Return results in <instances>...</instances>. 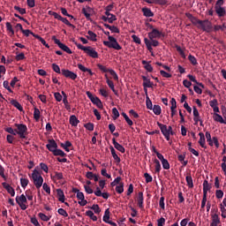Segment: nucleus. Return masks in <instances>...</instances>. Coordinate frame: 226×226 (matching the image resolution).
Segmentation results:
<instances>
[{
	"label": "nucleus",
	"instance_id": "nucleus-33",
	"mask_svg": "<svg viewBox=\"0 0 226 226\" xmlns=\"http://www.w3.org/2000/svg\"><path fill=\"white\" fill-rule=\"evenodd\" d=\"M115 190L117 193H123V192H124V183L121 182L118 185L116 186Z\"/></svg>",
	"mask_w": 226,
	"mask_h": 226
},
{
	"label": "nucleus",
	"instance_id": "nucleus-54",
	"mask_svg": "<svg viewBox=\"0 0 226 226\" xmlns=\"http://www.w3.org/2000/svg\"><path fill=\"white\" fill-rule=\"evenodd\" d=\"M38 216L41 218V220H42V222H49V220H50V217L45 215L43 213H39Z\"/></svg>",
	"mask_w": 226,
	"mask_h": 226
},
{
	"label": "nucleus",
	"instance_id": "nucleus-42",
	"mask_svg": "<svg viewBox=\"0 0 226 226\" xmlns=\"http://www.w3.org/2000/svg\"><path fill=\"white\" fill-rule=\"evenodd\" d=\"M211 218H212V222L220 223V216H218L216 213L213 214V210L211 214Z\"/></svg>",
	"mask_w": 226,
	"mask_h": 226
},
{
	"label": "nucleus",
	"instance_id": "nucleus-61",
	"mask_svg": "<svg viewBox=\"0 0 226 226\" xmlns=\"http://www.w3.org/2000/svg\"><path fill=\"white\" fill-rule=\"evenodd\" d=\"M5 132H7V133H11L10 135H17V131L16 129H13L11 127H8L5 129Z\"/></svg>",
	"mask_w": 226,
	"mask_h": 226
},
{
	"label": "nucleus",
	"instance_id": "nucleus-60",
	"mask_svg": "<svg viewBox=\"0 0 226 226\" xmlns=\"http://www.w3.org/2000/svg\"><path fill=\"white\" fill-rule=\"evenodd\" d=\"M144 177L146 179V183H153V177L149 175V173H145Z\"/></svg>",
	"mask_w": 226,
	"mask_h": 226
},
{
	"label": "nucleus",
	"instance_id": "nucleus-43",
	"mask_svg": "<svg viewBox=\"0 0 226 226\" xmlns=\"http://www.w3.org/2000/svg\"><path fill=\"white\" fill-rule=\"evenodd\" d=\"M59 49H61V50H64V52H66L67 54H72V49L68 48V46H66L64 43H62V45L59 46Z\"/></svg>",
	"mask_w": 226,
	"mask_h": 226
},
{
	"label": "nucleus",
	"instance_id": "nucleus-56",
	"mask_svg": "<svg viewBox=\"0 0 226 226\" xmlns=\"http://www.w3.org/2000/svg\"><path fill=\"white\" fill-rule=\"evenodd\" d=\"M14 10H16L17 11H19V13H20V15H26V11L25 8H20L17 5L14 6Z\"/></svg>",
	"mask_w": 226,
	"mask_h": 226
},
{
	"label": "nucleus",
	"instance_id": "nucleus-52",
	"mask_svg": "<svg viewBox=\"0 0 226 226\" xmlns=\"http://www.w3.org/2000/svg\"><path fill=\"white\" fill-rule=\"evenodd\" d=\"M207 202V196L203 194V198L201 200V208L200 211H204V207H206V203Z\"/></svg>",
	"mask_w": 226,
	"mask_h": 226
},
{
	"label": "nucleus",
	"instance_id": "nucleus-26",
	"mask_svg": "<svg viewBox=\"0 0 226 226\" xmlns=\"http://www.w3.org/2000/svg\"><path fill=\"white\" fill-rule=\"evenodd\" d=\"M215 12L217 13L218 17H225V8L223 7H215Z\"/></svg>",
	"mask_w": 226,
	"mask_h": 226
},
{
	"label": "nucleus",
	"instance_id": "nucleus-48",
	"mask_svg": "<svg viewBox=\"0 0 226 226\" xmlns=\"http://www.w3.org/2000/svg\"><path fill=\"white\" fill-rule=\"evenodd\" d=\"M161 163L162 165V169H164L165 170H169V169H170V164L169 163V161L167 159L161 162Z\"/></svg>",
	"mask_w": 226,
	"mask_h": 226
},
{
	"label": "nucleus",
	"instance_id": "nucleus-8",
	"mask_svg": "<svg viewBox=\"0 0 226 226\" xmlns=\"http://www.w3.org/2000/svg\"><path fill=\"white\" fill-rule=\"evenodd\" d=\"M157 125L159 126L162 135L165 137L166 140H170V134L169 132L167 125L157 122Z\"/></svg>",
	"mask_w": 226,
	"mask_h": 226
},
{
	"label": "nucleus",
	"instance_id": "nucleus-2",
	"mask_svg": "<svg viewBox=\"0 0 226 226\" xmlns=\"http://www.w3.org/2000/svg\"><path fill=\"white\" fill-rule=\"evenodd\" d=\"M32 179L34 181L35 188H37V190H40L43 185V177H41L38 170H34L32 173Z\"/></svg>",
	"mask_w": 226,
	"mask_h": 226
},
{
	"label": "nucleus",
	"instance_id": "nucleus-23",
	"mask_svg": "<svg viewBox=\"0 0 226 226\" xmlns=\"http://www.w3.org/2000/svg\"><path fill=\"white\" fill-rule=\"evenodd\" d=\"M141 64L144 65L145 70H147V72H149V73H151L153 72V65H151L149 64V62L146 61V60H142Z\"/></svg>",
	"mask_w": 226,
	"mask_h": 226
},
{
	"label": "nucleus",
	"instance_id": "nucleus-12",
	"mask_svg": "<svg viewBox=\"0 0 226 226\" xmlns=\"http://www.w3.org/2000/svg\"><path fill=\"white\" fill-rule=\"evenodd\" d=\"M113 146L115 149L119 151L120 153H125L126 149H124V147H123L121 144H119L117 141H116V138L112 139Z\"/></svg>",
	"mask_w": 226,
	"mask_h": 226
},
{
	"label": "nucleus",
	"instance_id": "nucleus-35",
	"mask_svg": "<svg viewBox=\"0 0 226 226\" xmlns=\"http://www.w3.org/2000/svg\"><path fill=\"white\" fill-rule=\"evenodd\" d=\"M185 181L189 188H193V178L192 177V175L186 176Z\"/></svg>",
	"mask_w": 226,
	"mask_h": 226
},
{
	"label": "nucleus",
	"instance_id": "nucleus-62",
	"mask_svg": "<svg viewBox=\"0 0 226 226\" xmlns=\"http://www.w3.org/2000/svg\"><path fill=\"white\" fill-rule=\"evenodd\" d=\"M215 197H216V199H223V191L216 190L215 191Z\"/></svg>",
	"mask_w": 226,
	"mask_h": 226
},
{
	"label": "nucleus",
	"instance_id": "nucleus-11",
	"mask_svg": "<svg viewBox=\"0 0 226 226\" xmlns=\"http://www.w3.org/2000/svg\"><path fill=\"white\" fill-rule=\"evenodd\" d=\"M137 202L138 207H139V209H144V192H139L138 193Z\"/></svg>",
	"mask_w": 226,
	"mask_h": 226
},
{
	"label": "nucleus",
	"instance_id": "nucleus-30",
	"mask_svg": "<svg viewBox=\"0 0 226 226\" xmlns=\"http://www.w3.org/2000/svg\"><path fill=\"white\" fill-rule=\"evenodd\" d=\"M16 202L17 204L26 203L27 202V198H26V195L21 194L20 197H16Z\"/></svg>",
	"mask_w": 226,
	"mask_h": 226
},
{
	"label": "nucleus",
	"instance_id": "nucleus-6",
	"mask_svg": "<svg viewBox=\"0 0 226 226\" xmlns=\"http://www.w3.org/2000/svg\"><path fill=\"white\" fill-rule=\"evenodd\" d=\"M61 74L65 77L66 79H71V80H76L77 73L68 70V69H62Z\"/></svg>",
	"mask_w": 226,
	"mask_h": 226
},
{
	"label": "nucleus",
	"instance_id": "nucleus-24",
	"mask_svg": "<svg viewBox=\"0 0 226 226\" xmlns=\"http://www.w3.org/2000/svg\"><path fill=\"white\" fill-rule=\"evenodd\" d=\"M92 103H94V105H96L98 109H103V103L102 102V100H100V98H98L97 96L94 98V100L92 101Z\"/></svg>",
	"mask_w": 226,
	"mask_h": 226
},
{
	"label": "nucleus",
	"instance_id": "nucleus-17",
	"mask_svg": "<svg viewBox=\"0 0 226 226\" xmlns=\"http://www.w3.org/2000/svg\"><path fill=\"white\" fill-rule=\"evenodd\" d=\"M143 80V87H153V82H151V79H147L146 76L141 77Z\"/></svg>",
	"mask_w": 226,
	"mask_h": 226
},
{
	"label": "nucleus",
	"instance_id": "nucleus-45",
	"mask_svg": "<svg viewBox=\"0 0 226 226\" xmlns=\"http://www.w3.org/2000/svg\"><path fill=\"white\" fill-rule=\"evenodd\" d=\"M144 42L147 46V50H149V52H151L153 50V46L151 44V41H149V39H147V38H145Z\"/></svg>",
	"mask_w": 226,
	"mask_h": 226
},
{
	"label": "nucleus",
	"instance_id": "nucleus-20",
	"mask_svg": "<svg viewBox=\"0 0 226 226\" xmlns=\"http://www.w3.org/2000/svg\"><path fill=\"white\" fill-rule=\"evenodd\" d=\"M51 179H53V181H56V179H57L58 181H63V179H64V177L63 176L62 172L55 171V175H51Z\"/></svg>",
	"mask_w": 226,
	"mask_h": 226
},
{
	"label": "nucleus",
	"instance_id": "nucleus-25",
	"mask_svg": "<svg viewBox=\"0 0 226 226\" xmlns=\"http://www.w3.org/2000/svg\"><path fill=\"white\" fill-rule=\"evenodd\" d=\"M103 222H105V223H109L110 221V210L109 208H107L104 212V215L102 217Z\"/></svg>",
	"mask_w": 226,
	"mask_h": 226
},
{
	"label": "nucleus",
	"instance_id": "nucleus-64",
	"mask_svg": "<svg viewBox=\"0 0 226 226\" xmlns=\"http://www.w3.org/2000/svg\"><path fill=\"white\" fill-rule=\"evenodd\" d=\"M165 225V218L161 217L157 220V226H164Z\"/></svg>",
	"mask_w": 226,
	"mask_h": 226
},
{
	"label": "nucleus",
	"instance_id": "nucleus-18",
	"mask_svg": "<svg viewBox=\"0 0 226 226\" xmlns=\"http://www.w3.org/2000/svg\"><path fill=\"white\" fill-rule=\"evenodd\" d=\"M209 190H211V185L209 184V182L207 180H204V182H203V195L207 196V192H209Z\"/></svg>",
	"mask_w": 226,
	"mask_h": 226
},
{
	"label": "nucleus",
	"instance_id": "nucleus-21",
	"mask_svg": "<svg viewBox=\"0 0 226 226\" xmlns=\"http://www.w3.org/2000/svg\"><path fill=\"white\" fill-rule=\"evenodd\" d=\"M11 104L13 105V107H15L16 109H18V110H19L20 112L24 110V108L22 107V105H20V102L15 99H12L11 101Z\"/></svg>",
	"mask_w": 226,
	"mask_h": 226
},
{
	"label": "nucleus",
	"instance_id": "nucleus-51",
	"mask_svg": "<svg viewBox=\"0 0 226 226\" xmlns=\"http://www.w3.org/2000/svg\"><path fill=\"white\" fill-rule=\"evenodd\" d=\"M191 22L194 25L197 26V27H199V26H200V24H202V20L197 19L196 17H194L193 19H191Z\"/></svg>",
	"mask_w": 226,
	"mask_h": 226
},
{
	"label": "nucleus",
	"instance_id": "nucleus-10",
	"mask_svg": "<svg viewBox=\"0 0 226 226\" xmlns=\"http://www.w3.org/2000/svg\"><path fill=\"white\" fill-rule=\"evenodd\" d=\"M2 186L6 190L8 193H10L11 197H15V189H13L10 184L4 182L2 183Z\"/></svg>",
	"mask_w": 226,
	"mask_h": 226
},
{
	"label": "nucleus",
	"instance_id": "nucleus-38",
	"mask_svg": "<svg viewBox=\"0 0 226 226\" xmlns=\"http://www.w3.org/2000/svg\"><path fill=\"white\" fill-rule=\"evenodd\" d=\"M154 163L155 164V173L160 174L162 170V164H160V161L158 159H154Z\"/></svg>",
	"mask_w": 226,
	"mask_h": 226
},
{
	"label": "nucleus",
	"instance_id": "nucleus-9",
	"mask_svg": "<svg viewBox=\"0 0 226 226\" xmlns=\"http://www.w3.org/2000/svg\"><path fill=\"white\" fill-rule=\"evenodd\" d=\"M46 147L50 153H53L57 149V143L54 139H48V144L46 145Z\"/></svg>",
	"mask_w": 226,
	"mask_h": 226
},
{
	"label": "nucleus",
	"instance_id": "nucleus-13",
	"mask_svg": "<svg viewBox=\"0 0 226 226\" xmlns=\"http://www.w3.org/2000/svg\"><path fill=\"white\" fill-rule=\"evenodd\" d=\"M200 140L199 144L203 149H207V147L206 146V136L203 134V132H200Z\"/></svg>",
	"mask_w": 226,
	"mask_h": 226
},
{
	"label": "nucleus",
	"instance_id": "nucleus-5",
	"mask_svg": "<svg viewBox=\"0 0 226 226\" xmlns=\"http://www.w3.org/2000/svg\"><path fill=\"white\" fill-rule=\"evenodd\" d=\"M199 28L202 29V31H205L206 33H211V30L213 29V24H211V21L209 19L201 20V23H200V26H198Z\"/></svg>",
	"mask_w": 226,
	"mask_h": 226
},
{
	"label": "nucleus",
	"instance_id": "nucleus-29",
	"mask_svg": "<svg viewBox=\"0 0 226 226\" xmlns=\"http://www.w3.org/2000/svg\"><path fill=\"white\" fill-rule=\"evenodd\" d=\"M87 34L86 37L87 40H90L91 41H96V34H94L93 31L89 30L87 32Z\"/></svg>",
	"mask_w": 226,
	"mask_h": 226
},
{
	"label": "nucleus",
	"instance_id": "nucleus-50",
	"mask_svg": "<svg viewBox=\"0 0 226 226\" xmlns=\"http://www.w3.org/2000/svg\"><path fill=\"white\" fill-rule=\"evenodd\" d=\"M86 130H88V132H93L94 130V124L93 123H87L84 125Z\"/></svg>",
	"mask_w": 226,
	"mask_h": 226
},
{
	"label": "nucleus",
	"instance_id": "nucleus-15",
	"mask_svg": "<svg viewBox=\"0 0 226 226\" xmlns=\"http://www.w3.org/2000/svg\"><path fill=\"white\" fill-rule=\"evenodd\" d=\"M69 123L70 124H72V126H78L79 123H80V120H79V118H77V116L72 115L69 118Z\"/></svg>",
	"mask_w": 226,
	"mask_h": 226
},
{
	"label": "nucleus",
	"instance_id": "nucleus-41",
	"mask_svg": "<svg viewBox=\"0 0 226 226\" xmlns=\"http://www.w3.org/2000/svg\"><path fill=\"white\" fill-rule=\"evenodd\" d=\"M90 209H92L95 215H100V213H102V209H100V206L98 204L93 205L90 207Z\"/></svg>",
	"mask_w": 226,
	"mask_h": 226
},
{
	"label": "nucleus",
	"instance_id": "nucleus-14",
	"mask_svg": "<svg viewBox=\"0 0 226 226\" xmlns=\"http://www.w3.org/2000/svg\"><path fill=\"white\" fill-rule=\"evenodd\" d=\"M109 149H110V153L114 158V160L116 161V162L121 163V158L119 157V155H117V154H116V149L114 148V147L110 146Z\"/></svg>",
	"mask_w": 226,
	"mask_h": 226
},
{
	"label": "nucleus",
	"instance_id": "nucleus-3",
	"mask_svg": "<svg viewBox=\"0 0 226 226\" xmlns=\"http://www.w3.org/2000/svg\"><path fill=\"white\" fill-rule=\"evenodd\" d=\"M16 135H19V139H27V125L24 124H15Z\"/></svg>",
	"mask_w": 226,
	"mask_h": 226
},
{
	"label": "nucleus",
	"instance_id": "nucleus-32",
	"mask_svg": "<svg viewBox=\"0 0 226 226\" xmlns=\"http://www.w3.org/2000/svg\"><path fill=\"white\" fill-rule=\"evenodd\" d=\"M86 216H88L89 218H91L93 220V222L98 221V217L96 215H94V213H93V211H91V210H87L86 212Z\"/></svg>",
	"mask_w": 226,
	"mask_h": 226
},
{
	"label": "nucleus",
	"instance_id": "nucleus-44",
	"mask_svg": "<svg viewBox=\"0 0 226 226\" xmlns=\"http://www.w3.org/2000/svg\"><path fill=\"white\" fill-rule=\"evenodd\" d=\"M188 59L193 66H197V64H199L197 58H195L193 55H189Z\"/></svg>",
	"mask_w": 226,
	"mask_h": 226
},
{
	"label": "nucleus",
	"instance_id": "nucleus-53",
	"mask_svg": "<svg viewBox=\"0 0 226 226\" xmlns=\"http://www.w3.org/2000/svg\"><path fill=\"white\" fill-rule=\"evenodd\" d=\"M20 185L22 188H26L29 185V179L27 178H20Z\"/></svg>",
	"mask_w": 226,
	"mask_h": 226
},
{
	"label": "nucleus",
	"instance_id": "nucleus-63",
	"mask_svg": "<svg viewBox=\"0 0 226 226\" xmlns=\"http://www.w3.org/2000/svg\"><path fill=\"white\" fill-rule=\"evenodd\" d=\"M121 183V177H117L115 178L113 182H111V186H116L117 185H119Z\"/></svg>",
	"mask_w": 226,
	"mask_h": 226
},
{
	"label": "nucleus",
	"instance_id": "nucleus-31",
	"mask_svg": "<svg viewBox=\"0 0 226 226\" xmlns=\"http://www.w3.org/2000/svg\"><path fill=\"white\" fill-rule=\"evenodd\" d=\"M34 38H36V40H39V41H41V43L44 45V47H46L47 49H50V46L49 45V43H47L45 39H43L41 36L37 34V35H34Z\"/></svg>",
	"mask_w": 226,
	"mask_h": 226
},
{
	"label": "nucleus",
	"instance_id": "nucleus-47",
	"mask_svg": "<svg viewBox=\"0 0 226 226\" xmlns=\"http://www.w3.org/2000/svg\"><path fill=\"white\" fill-rule=\"evenodd\" d=\"M21 33L23 34H25V36H29V34H32V36H34H34H38V34H34V33H33L31 30H29V29H26V30H21Z\"/></svg>",
	"mask_w": 226,
	"mask_h": 226
},
{
	"label": "nucleus",
	"instance_id": "nucleus-39",
	"mask_svg": "<svg viewBox=\"0 0 226 226\" xmlns=\"http://www.w3.org/2000/svg\"><path fill=\"white\" fill-rule=\"evenodd\" d=\"M205 137L207 139V142H208V146L213 147V138H211V133L209 132H207L205 133Z\"/></svg>",
	"mask_w": 226,
	"mask_h": 226
},
{
	"label": "nucleus",
	"instance_id": "nucleus-57",
	"mask_svg": "<svg viewBox=\"0 0 226 226\" xmlns=\"http://www.w3.org/2000/svg\"><path fill=\"white\" fill-rule=\"evenodd\" d=\"M160 73H161L162 77H164V79H170L172 77V74H170L163 70H161Z\"/></svg>",
	"mask_w": 226,
	"mask_h": 226
},
{
	"label": "nucleus",
	"instance_id": "nucleus-40",
	"mask_svg": "<svg viewBox=\"0 0 226 226\" xmlns=\"http://www.w3.org/2000/svg\"><path fill=\"white\" fill-rule=\"evenodd\" d=\"M146 105L148 110H153V102H151V99L148 95L146 96Z\"/></svg>",
	"mask_w": 226,
	"mask_h": 226
},
{
	"label": "nucleus",
	"instance_id": "nucleus-22",
	"mask_svg": "<svg viewBox=\"0 0 226 226\" xmlns=\"http://www.w3.org/2000/svg\"><path fill=\"white\" fill-rule=\"evenodd\" d=\"M56 197L59 202H64V192L62 189H56Z\"/></svg>",
	"mask_w": 226,
	"mask_h": 226
},
{
	"label": "nucleus",
	"instance_id": "nucleus-7",
	"mask_svg": "<svg viewBox=\"0 0 226 226\" xmlns=\"http://www.w3.org/2000/svg\"><path fill=\"white\" fill-rule=\"evenodd\" d=\"M162 38L165 37V34L156 28H153V30L148 33L149 40H154V38H162Z\"/></svg>",
	"mask_w": 226,
	"mask_h": 226
},
{
	"label": "nucleus",
	"instance_id": "nucleus-59",
	"mask_svg": "<svg viewBox=\"0 0 226 226\" xmlns=\"http://www.w3.org/2000/svg\"><path fill=\"white\" fill-rule=\"evenodd\" d=\"M112 114H113V119L116 120L117 117H119V111L117 110V108L112 109Z\"/></svg>",
	"mask_w": 226,
	"mask_h": 226
},
{
	"label": "nucleus",
	"instance_id": "nucleus-16",
	"mask_svg": "<svg viewBox=\"0 0 226 226\" xmlns=\"http://www.w3.org/2000/svg\"><path fill=\"white\" fill-rule=\"evenodd\" d=\"M144 17H154V13L153 12V11H151V9L147 8V7H143L141 9Z\"/></svg>",
	"mask_w": 226,
	"mask_h": 226
},
{
	"label": "nucleus",
	"instance_id": "nucleus-1",
	"mask_svg": "<svg viewBox=\"0 0 226 226\" xmlns=\"http://www.w3.org/2000/svg\"><path fill=\"white\" fill-rule=\"evenodd\" d=\"M104 34L108 36L109 41H103V45L105 47H108V49H114L115 50H121L123 47L119 45V42H117V40L110 35V32H104Z\"/></svg>",
	"mask_w": 226,
	"mask_h": 226
},
{
	"label": "nucleus",
	"instance_id": "nucleus-49",
	"mask_svg": "<svg viewBox=\"0 0 226 226\" xmlns=\"http://www.w3.org/2000/svg\"><path fill=\"white\" fill-rule=\"evenodd\" d=\"M34 118L35 121H40V109L38 108H34Z\"/></svg>",
	"mask_w": 226,
	"mask_h": 226
},
{
	"label": "nucleus",
	"instance_id": "nucleus-55",
	"mask_svg": "<svg viewBox=\"0 0 226 226\" xmlns=\"http://www.w3.org/2000/svg\"><path fill=\"white\" fill-rule=\"evenodd\" d=\"M58 215H61V216H64V218H68V212L64 210V208H59L57 210Z\"/></svg>",
	"mask_w": 226,
	"mask_h": 226
},
{
	"label": "nucleus",
	"instance_id": "nucleus-28",
	"mask_svg": "<svg viewBox=\"0 0 226 226\" xmlns=\"http://www.w3.org/2000/svg\"><path fill=\"white\" fill-rule=\"evenodd\" d=\"M60 146L61 147H63V149H64V151H66V153H70V147H72V142L65 141V144L61 143Z\"/></svg>",
	"mask_w": 226,
	"mask_h": 226
},
{
	"label": "nucleus",
	"instance_id": "nucleus-37",
	"mask_svg": "<svg viewBox=\"0 0 226 226\" xmlns=\"http://www.w3.org/2000/svg\"><path fill=\"white\" fill-rule=\"evenodd\" d=\"M53 154H54V156H62V157H64V156H66V153H64L63 150H61V149H56V150H54L53 152Z\"/></svg>",
	"mask_w": 226,
	"mask_h": 226
},
{
	"label": "nucleus",
	"instance_id": "nucleus-4",
	"mask_svg": "<svg viewBox=\"0 0 226 226\" xmlns=\"http://www.w3.org/2000/svg\"><path fill=\"white\" fill-rule=\"evenodd\" d=\"M77 47L79 50H84V52L87 54V56H89L90 57H93L94 59H97L98 52L94 50V49H93L92 47L90 46L85 47L82 44H77Z\"/></svg>",
	"mask_w": 226,
	"mask_h": 226
},
{
	"label": "nucleus",
	"instance_id": "nucleus-36",
	"mask_svg": "<svg viewBox=\"0 0 226 226\" xmlns=\"http://www.w3.org/2000/svg\"><path fill=\"white\" fill-rule=\"evenodd\" d=\"M152 110L155 116H160V114H162V107H160V105H154Z\"/></svg>",
	"mask_w": 226,
	"mask_h": 226
},
{
	"label": "nucleus",
	"instance_id": "nucleus-46",
	"mask_svg": "<svg viewBox=\"0 0 226 226\" xmlns=\"http://www.w3.org/2000/svg\"><path fill=\"white\" fill-rule=\"evenodd\" d=\"M61 22H63L64 24H65V26H68L69 27H72V29H75V26L72 23H70V21L66 19V18H62V19H60Z\"/></svg>",
	"mask_w": 226,
	"mask_h": 226
},
{
	"label": "nucleus",
	"instance_id": "nucleus-34",
	"mask_svg": "<svg viewBox=\"0 0 226 226\" xmlns=\"http://www.w3.org/2000/svg\"><path fill=\"white\" fill-rule=\"evenodd\" d=\"M97 68L102 72V73H110V70L112 69H107L105 65H102V64H97Z\"/></svg>",
	"mask_w": 226,
	"mask_h": 226
},
{
	"label": "nucleus",
	"instance_id": "nucleus-58",
	"mask_svg": "<svg viewBox=\"0 0 226 226\" xmlns=\"http://www.w3.org/2000/svg\"><path fill=\"white\" fill-rule=\"evenodd\" d=\"M51 68L56 73H61V68H59L57 64H52Z\"/></svg>",
	"mask_w": 226,
	"mask_h": 226
},
{
	"label": "nucleus",
	"instance_id": "nucleus-19",
	"mask_svg": "<svg viewBox=\"0 0 226 226\" xmlns=\"http://www.w3.org/2000/svg\"><path fill=\"white\" fill-rule=\"evenodd\" d=\"M78 68H79V70H80V72H84L85 73H86V72H87V73H89V75H91V77H93V75H94V73H93V71H91V69L87 68L82 64H78Z\"/></svg>",
	"mask_w": 226,
	"mask_h": 226
},
{
	"label": "nucleus",
	"instance_id": "nucleus-27",
	"mask_svg": "<svg viewBox=\"0 0 226 226\" xmlns=\"http://www.w3.org/2000/svg\"><path fill=\"white\" fill-rule=\"evenodd\" d=\"M105 79H106V82H107L109 87L111 88V91H113V93H116V88L114 87V82L109 79V76L107 74H105Z\"/></svg>",
	"mask_w": 226,
	"mask_h": 226
}]
</instances>
